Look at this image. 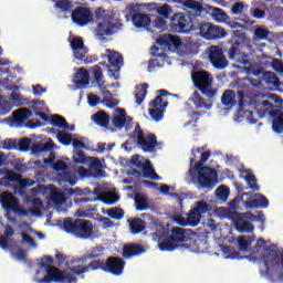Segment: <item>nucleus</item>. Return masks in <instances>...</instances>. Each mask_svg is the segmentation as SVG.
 Segmentation results:
<instances>
[{
  "label": "nucleus",
  "instance_id": "59",
  "mask_svg": "<svg viewBox=\"0 0 283 283\" xmlns=\"http://www.w3.org/2000/svg\"><path fill=\"white\" fill-rule=\"evenodd\" d=\"M157 45L160 48H171V34L164 35L157 40Z\"/></svg>",
  "mask_w": 283,
  "mask_h": 283
},
{
  "label": "nucleus",
  "instance_id": "26",
  "mask_svg": "<svg viewBox=\"0 0 283 283\" xmlns=\"http://www.w3.org/2000/svg\"><path fill=\"white\" fill-rule=\"evenodd\" d=\"M132 21L135 28H148V25H151V18L143 12L134 13Z\"/></svg>",
  "mask_w": 283,
  "mask_h": 283
},
{
  "label": "nucleus",
  "instance_id": "60",
  "mask_svg": "<svg viewBox=\"0 0 283 283\" xmlns=\"http://www.w3.org/2000/svg\"><path fill=\"white\" fill-rule=\"evenodd\" d=\"M98 259V255H84L80 259H72L70 264H85V262H87V260H96Z\"/></svg>",
  "mask_w": 283,
  "mask_h": 283
},
{
  "label": "nucleus",
  "instance_id": "61",
  "mask_svg": "<svg viewBox=\"0 0 283 283\" xmlns=\"http://www.w3.org/2000/svg\"><path fill=\"white\" fill-rule=\"evenodd\" d=\"M271 67L274 72H277L279 74H283V62L279 59H272Z\"/></svg>",
  "mask_w": 283,
  "mask_h": 283
},
{
  "label": "nucleus",
  "instance_id": "1",
  "mask_svg": "<svg viewBox=\"0 0 283 283\" xmlns=\"http://www.w3.org/2000/svg\"><path fill=\"white\" fill-rule=\"evenodd\" d=\"M69 271H61L59 268H48L46 275L43 279H38L36 283H77L76 275H83V273H90V271H104L112 275H123L125 271V260L119 256H109L104 260H93L87 265H70Z\"/></svg>",
  "mask_w": 283,
  "mask_h": 283
},
{
  "label": "nucleus",
  "instance_id": "48",
  "mask_svg": "<svg viewBox=\"0 0 283 283\" xmlns=\"http://www.w3.org/2000/svg\"><path fill=\"white\" fill-rule=\"evenodd\" d=\"M103 96L104 98L102 99V103H104L106 107L112 109L118 105V99L112 97V92L108 90L103 91Z\"/></svg>",
  "mask_w": 283,
  "mask_h": 283
},
{
  "label": "nucleus",
  "instance_id": "14",
  "mask_svg": "<svg viewBox=\"0 0 283 283\" xmlns=\"http://www.w3.org/2000/svg\"><path fill=\"white\" fill-rule=\"evenodd\" d=\"M208 59L216 70H224L229 66V60L224 56V49L212 45L208 49Z\"/></svg>",
  "mask_w": 283,
  "mask_h": 283
},
{
  "label": "nucleus",
  "instance_id": "20",
  "mask_svg": "<svg viewBox=\"0 0 283 283\" xmlns=\"http://www.w3.org/2000/svg\"><path fill=\"white\" fill-rule=\"evenodd\" d=\"M120 30L118 24H114L111 21L99 22L96 29V35L99 39H105V36H112V34H116Z\"/></svg>",
  "mask_w": 283,
  "mask_h": 283
},
{
  "label": "nucleus",
  "instance_id": "13",
  "mask_svg": "<svg viewBox=\"0 0 283 283\" xmlns=\"http://www.w3.org/2000/svg\"><path fill=\"white\" fill-rule=\"evenodd\" d=\"M0 202L6 211H13L19 216H28V210L21 208L19 199L10 191L0 195Z\"/></svg>",
  "mask_w": 283,
  "mask_h": 283
},
{
  "label": "nucleus",
  "instance_id": "46",
  "mask_svg": "<svg viewBox=\"0 0 283 283\" xmlns=\"http://www.w3.org/2000/svg\"><path fill=\"white\" fill-rule=\"evenodd\" d=\"M56 138L61 145H64L65 147H70L72 145V142L74 140L72 134L66 133L65 130H60L56 135Z\"/></svg>",
  "mask_w": 283,
  "mask_h": 283
},
{
  "label": "nucleus",
  "instance_id": "7",
  "mask_svg": "<svg viewBox=\"0 0 283 283\" xmlns=\"http://www.w3.org/2000/svg\"><path fill=\"white\" fill-rule=\"evenodd\" d=\"M128 137L133 140H137V145L142 147L145 154H153V151H156L158 138L154 133H149L145 136V132L140 128V124H136L134 132L129 134Z\"/></svg>",
  "mask_w": 283,
  "mask_h": 283
},
{
  "label": "nucleus",
  "instance_id": "11",
  "mask_svg": "<svg viewBox=\"0 0 283 283\" xmlns=\"http://www.w3.org/2000/svg\"><path fill=\"white\" fill-rule=\"evenodd\" d=\"M107 59H108V64L107 62H99V65L103 67L108 69L109 76L115 78V81H118V77L120 76V69L124 65V59L120 53L117 51H113L107 49L106 50Z\"/></svg>",
  "mask_w": 283,
  "mask_h": 283
},
{
  "label": "nucleus",
  "instance_id": "18",
  "mask_svg": "<svg viewBox=\"0 0 283 283\" xmlns=\"http://www.w3.org/2000/svg\"><path fill=\"white\" fill-rule=\"evenodd\" d=\"M243 196H250L249 200L243 201L245 209H266L269 207V199L264 195H254L253 198V192H243Z\"/></svg>",
  "mask_w": 283,
  "mask_h": 283
},
{
  "label": "nucleus",
  "instance_id": "29",
  "mask_svg": "<svg viewBox=\"0 0 283 283\" xmlns=\"http://www.w3.org/2000/svg\"><path fill=\"white\" fill-rule=\"evenodd\" d=\"M224 216L228 220H232L233 224L240 220V218H253L252 212H244V213H239L238 210H233L231 208H228L224 210Z\"/></svg>",
  "mask_w": 283,
  "mask_h": 283
},
{
  "label": "nucleus",
  "instance_id": "57",
  "mask_svg": "<svg viewBox=\"0 0 283 283\" xmlns=\"http://www.w3.org/2000/svg\"><path fill=\"white\" fill-rule=\"evenodd\" d=\"M30 145H32V139L30 137H24L18 143L20 151H28L30 149Z\"/></svg>",
  "mask_w": 283,
  "mask_h": 283
},
{
  "label": "nucleus",
  "instance_id": "3",
  "mask_svg": "<svg viewBox=\"0 0 283 283\" xmlns=\"http://www.w3.org/2000/svg\"><path fill=\"white\" fill-rule=\"evenodd\" d=\"M209 211H211L209 203L205 200H199L195 202V206L188 211L186 219L181 214H177L174 217V222L179 224V227H198L200 220H202V216L209 213Z\"/></svg>",
  "mask_w": 283,
  "mask_h": 283
},
{
  "label": "nucleus",
  "instance_id": "53",
  "mask_svg": "<svg viewBox=\"0 0 283 283\" xmlns=\"http://www.w3.org/2000/svg\"><path fill=\"white\" fill-rule=\"evenodd\" d=\"M244 180L253 191H260V186H258L255 175L248 172V175L244 176Z\"/></svg>",
  "mask_w": 283,
  "mask_h": 283
},
{
  "label": "nucleus",
  "instance_id": "8",
  "mask_svg": "<svg viewBox=\"0 0 283 283\" xmlns=\"http://www.w3.org/2000/svg\"><path fill=\"white\" fill-rule=\"evenodd\" d=\"M223 52L232 63H239L240 65H249V54L242 52V42L238 40H229L223 45Z\"/></svg>",
  "mask_w": 283,
  "mask_h": 283
},
{
  "label": "nucleus",
  "instance_id": "30",
  "mask_svg": "<svg viewBox=\"0 0 283 283\" xmlns=\"http://www.w3.org/2000/svg\"><path fill=\"white\" fill-rule=\"evenodd\" d=\"M211 158V151H203L201 154V158L199 161L196 163V158L190 159V168H191V174L196 176V169L205 168V163ZM193 163H196L193 165Z\"/></svg>",
  "mask_w": 283,
  "mask_h": 283
},
{
  "label": "nucleus",
  "instance_id": "34",
  "mask_svg": "<svg viewBox=\"0 0 283 283\" xmlns=\"http://www.w3.org/2000/svg\"><path fill=\"white\" fill-rule=\"evenodd\" d=\"M55 144L54 142H48L45 144L43 143H34L31 146L32 154H43V151H52L54 149Z\"/></svg>",
  "mask_w": 283,
  "mask_h": 283
},
{
  "label": "nucleus",
  "instance_id": "10",
  "mask_svg": "<svg viewBox=\"0 0 283 283\" xmlns=\"http://www.w3.org/2000/svg\"><path fill=\"white\" fill-rule=\"evenodd\" d=\"M71 50H73V56L76 59V61H80V63H96L98 61V56L96 55H86L88 50L85 48V42L83 41V38L75 36L71 40Z\"/></svg>",
  "mask_w": 283,
  "mask_h": 283
},
{
  "label": "nucleus",
  "instance_id": "23",
  "mask_svg": "<svg viewBox=\"0 0 283 283\" xmlns=\"http://www.w3.org/2000/svg\"><path fill=\"white\" fill-rule=\"evenodd\" d=\"M169 226H164L160 222L155 223V232H153L150 235L155 242H160L161 240H165V238H169Z\"/></svg>",
  "mask_w": 283,
  "mask_h": 283
},
{
  "label": "nucleus",
  "instance_id": "47",
  "mask_svg": "<svg viewBox=\"0 0 283 283\" xmlns=\"http://www.w3.org/2000/svg\"><path fill=\"white\" fill-rule=\"evenodd\" d=\"M73 161L75 165H87L90 157L83 150H73Z\"/></svg>",
  "mask_w": 283,
  "mask_h": 283
},
{
  "label": "nucleus",
  "instance_id": "62",
  "mask_svg": "<svg viewBox=\"0 0 283 283\" xmlns=\"http://www.w3.org/2000/svg\"><path fill=\"white\" fill-rule=\"evenodd\" d=\"M167 25V21L165 18H157L153 21V28H156V30H165Z\"/></svg>",
  "mask_w": 283,
  "mask_h": 283
},
{
  "label": "nucleus",
  "instance_id": "43",
  "mask_svg": "<svg viewBox=\"0 0 283 283\" xmlns=\"http://www.w3.org/2000/svg\"><path fill=\"white\" fill-rule=\"evenodd\" d=\"M76 85H81L83 87H85V85H90V72H87V70L85 69H80L76 73Z\"/></svg>",
  "mask_w": 283,
  "mask_h": 283
},
{
  "label": "nucleus",
  "instance_id": "37",
  "mask_svg": "<svg viewBox=\"0 0 283 283\" xmlns=\"http://www.w3.org/2000/svg\"><path fill=\"white\" fill-rule=\"evenodd\" d=\"M72 8H74V3L70 0H57L54 4V9L59 10L61 14H67V12H72Z\"/></svg>",
  "mask_w": 283,
  "mask_h": 283
},
{
  "label": "nucleus",
  "instance_id": "21",
  "mask_svg": "<svg viewBox=\"0 0 283 283\" xmlns=\"http://www.w3.org/2000/svg\"><path fill=\"white\" fill-rule=\"evenodd\" d=\"M145 247L138 243H128L123 247L122 255L124 260H132V258H138V255H143L146 253Z\"/></svg>",
  "mask_w": 283,
  "mask_h": 283
},
{
  "label": "nucleus",
  "instance_id": "2",
  "mask_svg": "<svg viewBox=\"0 0 283 283\" xmlns=\"http://www.w3.org/2000/svg\"><path fill=\"white\" fill-rule=\"evenodd\" d=\"M63 231L80 240H90L94 235V224L87 219L65 218L62 224Z\"/></svg>",
  "mask_w": 283,
  "mask_h": 283
},
{
  "label": "nucleus",
  "instance_id": "64",
  "mask_svg": "<svg viewBox=\"0 0 283 283\" xmlns=\"http://www.w3.org/2000/svg\"><path fill=\"white\" fill-rule=\"evenodd\" d=\"M51 200L53 205H63V202H65V197L61 192H55L52 195Z\"/></svg>",
  "mask_w": 283,
  "mask_h": 283
},
{
  "label": "nucleus",
  "instance_id": "5",
  "mask_svg": "<svg viewBox=\"0 0 283 283\" xmlns=\"http://www.w3.org/2000/svg\"><path fill=\"white\" fill-rule=\"evenodd\" d=\"M191 80L197 90L207 96V98H213L218 94V90L212 88L213 76L208 71H195L191 73Z\"/></svg>",
  "mask_w": 283,
  "mask_h": 283
},
{
  "label": "nucleus",
  "instance_id": "35",
  "mask_svg": "<svg viewBox=\"0 0 283 283\" xmlns=\"http://www.w3.org/2000/svg\"><path fill=\"white\" fill-rule=\"evenodd\" d=\"M184 8L192 10V12H195V17H200L202 12H205V7H202V3L197 0H186L184 2Z\"/></svg>",
  "mask_w": 283,
  "mask_h": 283
},
{
  "label": "nucleus",
  "instance_id": "36",
  "mask_svg": "<svg viewBox=\"0 0 283 283\" xmlns=\"http://www.w3.org/2000/svg\"><path fill=\"white\" fill-rule=\"evenodd\" d=\"M6 180L9 182H20L21 187H28L29 179H23L21 174H17L13 170H9L6 172Z\"/></svg>",
  "mask_w": 283,
  "mask_h": 283
},
{
  "label": "nucleus",
  "instance_id": "38",
  "mask_svg": "<svg viewBox=\"0 0 283 283\" xmlns=\"http://www.w3.org/2000/svg\"><path fill=\"white\" fill-rule=\"evenodd\" d=\"M14 235V228L12 226L7 224L4 228L3 235H0V249H8V240Z\"/></svg>",
  "mask_w": 283,
  "mask_h": 283
},
{
  "label": "nucleus",
  "instance_id": "15",
  "mask_svg": "<svg viewBox=\"0 0 283 283\" xmlns=\"http://www.w3.org/2000/svg\"><path fill=\"white\" fill-rule=\"evenodd\" d=\"M244 91H235L233 90H226L221 96V103L224 105V107H229L230 109L232 107H235V105H239V107H244Z\"/></svg>",
  "mask_w": 283,
  "mask_h": 283
},
{
  "label": "nucleus",
  "instance_id": "25",
  "mask_svg": "<svg viewBox=\"0 0 283 283\" xmlns=\"http://www.w3.org/2000/svg\"><path fill=\"white\" fill-rule=\"evenodd\" d=\"M262 81L263 83L269 85V87H274V90H280V87H282V82L280 81V77H277V75H275V73L271 71L263 72Z\"/></svg>",
  "mask_w": 283,
  "mask_h": 283
},
{
  "label": "nucleus",
  "instance_id": "51",
  "mask_svg": "<svg viewBox=\"0 0 283 283\" xmlns=\"http://www.w3.org/2000/svg\"><path fill=\"white\" fill-rule=\"evenodd\" d=\"M199 48L200 45L197 44V42H193L191 40L186 41V43L184 44V52H186V54H198L199 52Z\"/></svg>",
  "mask_w": 283,
  "mask_h": 283
},
{
  "label": "nucleus",
  "instance_id": "22",
  "mask_svg": "<svg viewBox=\"0 0 283 283\" xmlns=\"http://www.w3.org/2000/svg\"><path fill=\"white\" fill-rule=\"evenodd\" d=\"M247 220H255V216L253 217H241L237 220L234 228L239 233H253L255 226Z\"/></svg>",
  "mask_w": 283,
  "mask_h": 283
},
{
  "label": "nucleus",
  "instance_id": "40",
  "mask_svg": "<svg viewBox=\"0 0 283 283\" xmlns=\"http://www.w3.org/2000/svg\"><path fill=\"white\" fill-rule=\"evenodd\" d=\"M158 248L161 251H175V249H178V244L168 235L158 242Z\"/></svg>",
  "mask_w": 283,
  "mask_h": 283
},
{
  "label": "nucleus",
  "instance_id": "44",
  "mask_svg": "<svg viewBox=\"0 0 283 283\" xmlns=\"http://www.w3.org/2000/svg\"><path fill=\"white\" fill-rule=\"evenodd\" d=\"M192 103L197 109H202V108L210 109L211 108V105L207 104V102L202 98V96L198 92L193 93Z\"/></svg>",
  "mask_w": 283,
  "mask_h": 283
},
{
  "label": "nucleus",
  "instance_id": "52",
  "mask_svg": "<svg viewBox=\"0 0 283 283\" xmlns=\"http://www.w3.org/2000/svg\"><path fill=\"white\" fill-rule=\"evenodd\" d=\"M172 13H174V9H171V6L167 3L157 7L156 14H159V17H164V19H169V17H171Z\"/></svg>",
  "mask_w": 283,
  "mask_h": 283
},
{
  "label": "nucleus",
  "instance_id": "45",
  "mask_svg": "<svg viewBox=\"0 0 283 283\" xmlns=\"http://www.w3.org/2000/svg\"><path fill=\"white\" fill-rule=\"evenodd\" d=\"M135 205L137 211H147V209H149V199L145 196L137 195L135 197Z\"/></svg>",
  "mask_w": 283,
  "mask_h": 283
},
{
  "label": "nucleus",
  "instance_id": "9",
  "mask_svg": "<svg viewBox=\"0 0 283 283\" xmlns=\"http://www.w3.org/2000/svg\"><path fill=\"white\" fill-rule=\"evenodd\" d=\"M158 95L155 99L149 102V106L154 108H149V116L155 120V123H160L163 118H165V112L167 107L169 106V102H164L163 97L165 96H175L178 98V94H171L167 90H159Z\"/></svg>",
  "mask_w": 283,
  "mask_h": 283
},
{
  "label": "nucleus",
  "instance_id": "31",
  "mask_svg": "<svg viewBox=\"0 0 283 283\" xmlns=\"http://www.w3.org/2000/svg\"><path fill=\"white\" fill-rule=\"evenodd\" d=\"M32 116V112L29 108L18 109L13 113V123L17 125H23L28 118Z\"/></svg>",
  "mask_w": 283,
  "mask_h": 283
},
{
  "label": "nucleus",
  "instance_id": "12",
  "mask_svg": "<svg viewBox=\"0 0 283 283\" xmlns=\"http://www.w3.org/2000/svg\"><path fill=\"white\" fill-rule=\"evenodd\" d=\"M197 28L199 30L200 36H202V39H206V41H216L218 39H224V36H227V31H224L222 27L209 22L199 23Z\"/></svg>",
  "mask_w": 283,
  "mask_h": 283
},
{
  "label": "nucleus",
  "instance_id": "54",
  "mask_svg": "<svg viewBox=\"0 0 283 283\" xmlns=\"http://www.w3.org/2000/svg\"><path fill=\"white\" fill-rule=\"evenodd\" d=\"M2 149L7 151H12V149H19V142L17 139L7 138L2 142Z\"/></svg>",
  "mask_w": 283,
  "mask_h": 283
},
{
  "label": "nucleus",
  "instance_id": "58",
  "mask_svg": "<svg viewBox=\"0 0 283 283\" xmlns=\"http://www.w3.org/2000/svg\"><path fill=\"white\" fill-rule=\"evenodd\" d=\"M217 198H220L221 200H227L229 198V188L226 186H219L216 189Z\"/></svg>",
  "mask_w": 283,
  "mask_h": 283
},
{
  "label": "nucleus",
  "instance_id": "63",
  "mask_svg": "<svg viewBox=\"0 0 283 283\" xmlns=\"http://www.w3.org/2000/svg\"><path fill=\"white\" fill-rule=\"evenodd\" d=\"M98 222L102 223L103 229H112L114 227V221L107 217H99Z\"/></svg>",
  "mask_w": 283,
  "mask_h": 283
},
{
  "label": "nucleus",
  "instance_id": "24",
  "mask_svg": "<svg viewBox=\"0 0 283 283\" xmlns=\"http://www.w3.org/2000/svg\"><path fill=\"white\" fill-rule=\"evenodd\" d=\"M127 222L129 224V231L133 235H138V233H143V231L147 229V223L140 218H130L127 220Z\"/></svg>",
  "mask_w": 283,
  "mask_h": 283
},
{
  "label": "nucleus",
  "instance_id": "32",
  "mask_svg": "<svg viewBox=\"0 0 283 283\" xmlns=\"http://www.w3.org/2000/svg\"><path fill=\"white\" fill-rule=\"evenodd\" d=\"M127 123V111L125 108H117V115L113 117V125L118 129H123Z\"/></svg>",
  "mask_w": 283,
  "mask_h": 283
},
{
  "label": "nucleus",
  "instance_id": "56",
  "mask_svg": "<svg viewBox=\"0 0 283 283\" xmlns=\"http://www.w3.org/2000/svg\"><path fill=\"white\" fill-rule=\"evenodd\" d=\"M212 15L216 21H227V19H229V15L224 12V10L220 8H214L212 11Z\"/></svg>",
  "mask_w": 283,
  "mask_h": 283
},
{
  "label": "nucleus",
  "instance_id": "4",
  "mask_svg": "<svg viewBox=\"0 0 283 283\" xmlns=\"http://www.w3.org/2000/svg\"><path fill=\"white\" fill-rule=\"evenodd\" d=\"M188 174L191 180H197L198 189L211 190L218 185V171L209 166L197 168L195 175L191 174V168H189Z\"/></svg>",
  "mask_w": 283,
  "mask_h": 283
},
{
  "label": "nucleus",
  "instance_id": "27",
  "mask_svg": "<svg viewBox=\"0 0 283 283\" xmlns=\"http://www.w3.org/2000/svg\"><path fill=\"white\" fill-rule=\"evenodd\" d=\"M93 83H96L99 90H105V75H103V69L101 65L92 67Z\"/></svg>",
  "mask_w": 283,
  "mask_h": 283
},
{
  "label": "nucleus",
  "instance_id": "19",
  "mask_svg": "<svg viewBox=\"0 0 283 283\" xmlns=\"http://www.w3.org/2000/svg\"><path fill=\"white\" fill-rule=\"evenodd\" d=\"M262 260L266 273H269L271 269H280V264L283 266V254L281 255L280 260V253H277L275 250H270L269 253L262 256Z\"/></svg>",
  "mask_w": 283,
  "mask_h": 283
},
{
  "label": "nucleus",
  "instance_id": "16",
  "mask_svg": "<svg viewBox=\"0 0 283 283\" xmlns=\"http://www.w3.org/2000/svg\"><path fill=\"white\" fill-rule=\"evenodd\" d=\"M71 18L73 23L80 25V28H85V25L92 23L94 14L88 8L77 7L72 11Z\"/></svg>",
  "mask_w": 283,
  "mask_h": 283
},
{
  "label": "nucleus",
  "instance_id": "28",
  "mask_svg": "<svg viewBox=\"0 0 283 283\" xmlns=\"http://www.w3.org/2000/svg\"><path fill=\"white\" fill-rule=\"evenodd\" d=\"M169 238L174 240L177 244H180V242H187V230L180 227H174L170 230Z\"/></svg>",
  "mask_w": 283,
  "mask_h": 283
},
{
  "label": "nucleus",
  "instance_id": "33",
  "mask_svg": "<svg viewBox=\"0 0 283 283\" xmlns=\"http://www.w3.org/2000/svg\"><path fill=\"white\" fill-rule=\"evenodd\" d=\"M91 118L99 127H109V115L103 111L95 113Z\"/></svg>",
  "mask_w": 283,
  "mask_h": 283
},
{
  "label": "nucleus",
  "instance_id": "39",
  "mask_svg": "<svg viewBox=\"0 0 283 283\" xmlns=\"http://www.w3.org/2000/svg\"><path fill=\"white\" fill-rule=\"evenodd\" d=\"M142 171L144 178H149V180H160V176L156 174V170H154V166H151V161L149 159L146 160V165Z\"/></svg>",
  "mask_w": 283,
  "mask_h": 283
},
{
  "label": "nucleus",
  "instance_id": "17",
  "mask_svg": "<svg viewBox=\"0 0 283 283\" xmlns=\"http://www.w3.org/2000/svg\"><path fill=\"white\" fill-rule=\"evenodd\" d=\"M172 21L178 28L179 32H182V34H187L188 32H191V30H196L198 28L193 25L191 17L185 13H176L172 17Z\"/></svg>",
  "mask_w": 283,
  "mask_h": 283
},
{
  "label": "nucleus",
  "instance_id": "42",
  "mask_svg": "<svg viewBox=\"0 0 283 283\" xmlns=\"http://www.w3.org/2000/svg\"><path fill=\"white\" fill-rule=\"evenodd\" d=\"M88 163H91V169H94L101 178H105V170H103V163H101V159L96 157H88Z\"/></svg>",
  "mask_w": 283,
  "mask_h": 283
},
{
  "label": "nucleus",
  "instance_id": "6",
  "mask_svg": "<svg viewBox=\"0 0 283 283\" xmlns=\"http://www.w3.org/2000/svg\"><path fill=\"white\" fill-rule=\"evenodd\" d=\"M256 109L259 115L262 117L271 116L272 120V128L275 134H282L283 132V113L279 108H275L273 103L269 99H264L260 104H258Z\"/></svg>",
  "mask_w": 283,
  "mask_h": 283
},
{
  "label": "nucleus",
  "instance_id": "50",
  "mask_svg": "<svg viewBox=\"0 0 283 283\" xmlns=\"http://www.w3.org/2000/svg\"><path fill=\"white\" fill-rule=\"evenodd\" d=\"M108 218H112L113 220H123L125 218V210L118 207H114L107 210Z\"/></svg>",
  "mask_w": 283,
  "mask_h": 283
},
{
  "label": "nucleus",
  "instance_id": "49",
  "mask_svg": "<svg viewBox=\"0 0 283 283\" xmlns=\"http://www.w3.org/2000/svg\"><path fill=\"white\" fill-rule=\"evenodd\" d=\"M149 88V84L144 83L139 88H137V92L135 93L136 103L138 105H143L145 101V96H147V90Z\"/></svg>",
  "mask_w": 283,
  "mask_h": 283
},
{
  "label": "nucleus",
  "instance_id": "41",
  "mask_svg": "<svg viewBox=\"0 0 283 283\" xmlns=\"http://www.w3.org/2000/svg\"><path fill=\"white\" fill-rule=\"evenodd\" d=\"M51 125L53 127H60V129H70V124L65 119V117L61 115H52L51 116Z\"/></svg>",
  "mask_w": 283,
  "mask_h": 283
},
{
  "label": "nucleus",
  "instance_id": "55",
  "mask_svg": "<svg viewBox=\"0 0 283 283\" xmlns=\"http://www.w3.org/2000/svg\"><path fill=\"white\" fill-rule=\"evenodd\" d=\"M254 36L258 41H266L269 39V30L259 27L254 30Z\"/></svg>",
  "mask_w": 283,
  "mask_h": 283
}]
</instances>
